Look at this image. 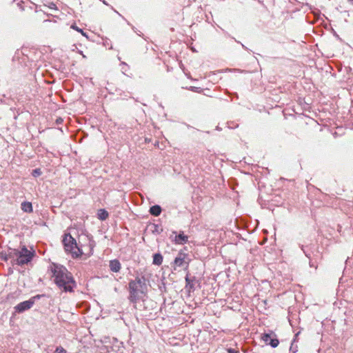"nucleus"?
<instances>
[{
  "label": "nucleus",
  "mask_w": 353,
  "mask_h": 353,
  "mask_svg": "<svg viewBox=\"0 0 353 353\" xmlns=\"http://www.w3.org/2000/svg\"><path fill=\"white\" fill-rule=\"evenodd\" d=\"M228 353H239L238 350H236L234 349L230 348L228 350Z\"/></svg>",
  "instance_id": "f3484780"
},
{
  "label": "nucleus",
  "mask_w": 353,
  "mask_h": 353,
  "mask_svg": "<svg viewBox=\"0 0 353 353\" xmlns=\"http://www.w3.org/2000/svg\"><path fill=\"white\" fill-rule=\"evenodd\" d=\"M188 237L183 232L180 233L175 237V242L178 244H184L188 241Z\"/></svg>",
  "instance_id": "1a4fd4ad"
},
{
  "label": "nucleus",
  "mask_w": 353,
  "mask_h": 353,
  "mask_svg": "<svg viewBox=\"0 0 353 353\" xmlns=\"http://www.w3.org/2000/svg\"><path fill=\"white\" fill-rule=\"evenodd\" d=\"M185 254L184 253H179L177 256L175 258L174 264L177 267H183L185 264Z\"/></svg>",
  "instance_id": "0eeeda50"
},
{
  "label": "nucleus",
  "mask_w": 353,
  "mask_h": 353,
  "mask_svg": "<svg viewBox=\"0 0 353 353\" xmlns=\"http://www.w3.org/2000/svg\"><path fill=\"white\" fill-rule=\"evenodd\" d=\"M52 278L57 285L64 292H72L76 283L68 270L63 265L52 264Z\"/></svg>",
  "instance_id": "f257e3e1"
},
{
  "label": "nucleus",
  "mask_w": 353,
  "mask_h": 353,
  "mask_svg": "<svg viewBox=\"0 0 353 353\" xmlns=\"http://www.w3.org/2000/svg\"><path fill=\"white\" fill-rule=\"evenodd\" d=\"M98 218L100 219V220H105L108 217V212L104 210V209H100L99 211H98Z\"/></svg>",
  "instance_id": "ddd939ff"
},
{
  "label": "nucleus",
  "mask_w": 353,
  "mask_h": 353,
  "mask_svg": "<svg viewBox=\"0 0 353 353\" xmlns=\"http://www.w3.org/2000/svg\"><path fill=\"white\" fill-rule=\"evenodd\" d=\"M130 300L132 303H137L146 294L147 285L146 279L143 277L137 276L134 280L129 283Z\"/></svg>",
  "instance_id": "7ed1b4c3"
},
{
  "label": "nucleus",
  "mask_w": 353,
  "mask_h": 353,
  "mask_svg": "<svg viewBox=\"0 0 353 353\" xmlns=\"http://www.w3.org/2000/svg\"><path fill=\"white\" fill-rule=\"evenodd\" d=\"M72 28L76 30L77 31L81 32L82 34V35L85 36L87 37V35L83 31V30H81V28H78L77 26H74V25H72L71 26Z\"/></svg>",
  "instance_id": "2eb2a0df"
},
{
  "label": "nucleus",
  "mask_w": 353,
  "mask_h": 353,
  "mask_svg": "<svg viewBox=\"0 0 353 353\" xmlns=\"http://www.w3.org/2000/svg\"><path fill=\"white\" fill-rule=\"evenodd\" d=\"M40 298V295L34 296L28 301H25L17 304L14 308L18 313L23 312L26 310L30 309L34 304L35 300Z\"/></svg>",
  "instance_id": "39448f33"
},
{
  "label": "nucleus",
  "mask_w": 353,
  "mask_h": 353,
  "mask_svg": "<svg viewBox=\"0 0 353 353\" xmlns=\"http://www.w3.org/2000/svg\"><path fill=\"white\" fill-rule=\"evenodd\" d=\"M163 262V256L161 254H155L153 256V263L160 265Z\"/></svg>",
  "instance_id": "f8f14e48"
},
{
  "label": "nucleus",
  "mask_w": 353,
  "mask_h": 353,
  "mask_svg": "<svg viewBox=\"0 0 353 353\" xmlns=\"http://www.w3.org/2000/svg\"><path fill=\"white\" fill-rule=\"evenodd\" d=\"M274 334L272 332L264 333L261 335V339L267 345H270L272 347H276L279 345V340L272 338Z\"/></svg>",
  "instance_id": "423d86ee"
},
{
  "label": "nucleus",
  "mask_w": 353,
  "mask_h": 353,
  "mask_svg": "<svg viewBox=\"0 0 353 353\" xmlns=\"http://www.w3.org/2000/svg\"><path fill=\"white\" fill-rule=\"evenodd\" d=\"M33 176H39L41 174V171L39 169H35L33 170V173H32Z\"/></svg>",
  "instance_id": "dca6fc26"
},
{
  "label": "nucleus",
  "mask_w": 353,
  "mask_h": 353,
  "mask_svg": "<svg viewBox=\"0 0 353 353\" xmlns=\"http://www.w3.org/2000/svg\"><path fill=\"white\" fill-rule=\"evenodd\" d=\"M110 269L112 272H119L121 270V265L120 262L117 260H111L109 265Z\"/></svg>",
  "instance_id": "6e6552de"
},
{
  "label": "nucleus",
  "mask_w": 353,
  "mask_h": 353,
  "mask_svg": "<svg viewBox=\"0 0 353 353\" xmlns=\"http://www.w3.org/2000/svg\"><path fill=\"white\" fill-rule=\"evenodd\" d=\"M14 255L17 257V263L22 265L29 263L33 256V252L28 250L25 246H23L21 250H14Z\"/></svg>",
  "instance_id": "20e7f679"
},
{
  "label": "nucleus",
  "mask_w": 353,
  "mask_h": 353,
  "mask_svg": "<svg viewBox=\"0 0 353 353\" xmlns=\"http://www.w3.org/2000/svg\"><path fill=\"white\" fill-rule=\"evenodd\" d=\"M21 210L25 212H31L32 211V205L30 202H23L21 203Z\"/></svg>",
  "instance_id": "9b49d317"
},
{
  "label": "nucleus",
  "mask_w": 353,
  "mask_h": 353,
  "mask_svg": "<svg viewBox=\"0 0 353 353\" xmlns=\"http://www.w3.org/2000/svg\"><path fill=\"white\" fill-rule=\"evenodd\" d=\"M54 353H67V351L61 346H59L56 348Z\"/></svg>",
  "instance_id": "4468645a"
},
{
  "label": "nucleus",
  "mask_w": 353,
  "mask_h": 353,
  "mask_svg": "<svg viewBox=\"0 0 353 353\" xmlns=\"http://www.w3.org/2000/svg\"><path fill=\"white\" fill-rule=\"evenodd\" d=\"M63 243L65 251L70 252L73 258H77L82 254L91 255L94 245V242L89 239L88 246L79 247L75 239L70 234L64 236Z\"/></svg>",
  "instance_id": "f03ea898"
},
{
  "label": "nucleus",
  "mask_w": 353,
  "mask_h": 353,
  "mask_svg": "<svg viewBox=\"0 0 353 353\" xmlns=\"http://www.w3.org/2000/svg\"><path fill=\"white\" fill-rule=\"evenodd\" d=\"M150 212L151 214L157 216L161 212V208L158 205H153L150 208Z\"/></svg>",
  "instance_id": "9d476101"
}]
</instances>
